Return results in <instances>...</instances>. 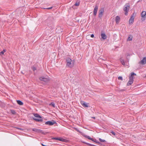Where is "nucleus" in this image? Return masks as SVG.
<instances>
[{
	"instance_id": "nucleus-26",
	"label": "nucleus",
	"mask_w": 146,
	"mask_h": 146,
	"mask_svg": "<svg viewBox=\"0 0 146 146\" xmlns=\"http://www.w3.org/2000/svg\"><path fill=\"white\" fill-rule=\"evenodd\" d=\"M33 70V71H35V70H36V68L35 67H33L32 68Z\"/></svg>"
},
{
	"instance_id": "nucleus-6",
	"label": "nucleus",
	"mask_w": 146,
	"mask_h": 146,
	"mask_svg": "<svg viewBox=\"0 0 146 146\" xmlns=\"http://www.w3.org/2000/svg\"><path fill=\"white\" fill-rule=\"evenodd\" d=\"M56 123V122L53 121H48L46 122L45 123V124L46 125H52Z\"/></svg>"
},
{
	"instance_id": "nucleus-5",
	"label": "nucleus",
	"mask_w": 146,
	"mask_h": 146,
	"mask_svg": "<svg viewBox=\"0 0 146 146\" xmlns=\"http://www.w3.org/2000/svg\"><path fill=\"white\" fill-rule=\"evenodd\" d=\"M39 79L40 80L43 81L45 82H48L49 80V79L48 77L45 78L44 76H42Z\"/></svg>"
},
{
	"instance_id": "nucleus-25",
	"label": "nucleus",
	"mask_w": 146,
	"mask_h": 146,
	"mask_svg": "<svg viewBox=\"0 0 146 146\" xmlns=\"http://www.w3.org/2000/svg\"><path fill=\"white\" fill-rule=\"evenodd\" d=\"M121 62L122 64L124 65H125V63H124L123 60H121Z\"/></svg>"
},
{
	"instance_id": "nucleus-23",
	"label": "nucleus",
	"mask_w": 146,
	"mask_h": 146,
	"mask_svg": "<svg viewBox=\"0 0 146 146\" xmlns=\"http://www.w3.org/2000/svg\"><path fill=\"white\" fill-rule=\"evenodd\" d=\"M118 80H120L122 81L123 80V78L121 76H119L118 77Z\"/></svg>"
},
{
	"instance_id": "nucleus-19",
	"label": "nucleus",
	"mask_w": 146,
	"mask_h": 146,
	"mask_svg": "<svg viewBox=\"0 0 146 146\" xmlns=\"http://www.w3.org/2000/svg\"><path fill=\"white\" fill-rule=\"evenodd\" d=\"M97 11V10H94V14L95 15H96V14Z\"/></svg>"
},
{
	"instance_id": "nucleus-16",
	"label": "nucleus",
	"mask_w": 146,
	"mask_h": 146,
	"mask_svg": "<svg viewBox=\"0 0 146 146\" xmlns=\"http://www.w3.org/2000/svg\"><path fill=\"white\" fill-rule=\"evenodd\" d=\"M65 139L62 138H58V140L60 141H64Z\"/></svg>"
},
{
	"instance_id": "nucleus-4",
	"label": "nucleus",
	"mask_w": 146,
	"mask_h": 146,
	"mask_svg": "<svg viewBox=\"0 0 146 146\" xmlns=\"http://www.w3.org/2000/svg\"><path fill=\"white\" fill-rule=\"evenodd\" d=\"M146 12L145 11H143L141 14V16L142 18L141 19V20L142 21H144L146 17Z\"/></svg>"
},
{
	"instance_id": "nucleus-11",
	"label": "nucleus",
	"mask_w": 146,
	"mask_h": 146,
	"mask_svg": "<svg viewBox=\"0 0 146 146\" xmlns=\"http://www.w3.org/2000/svg\"><path fill=\"white\" fill-rule=\"evenodd\" d=\"M104 10H100V13L99 14V16L100 17H102L103 13H104Z\"/></svg>"
},
{
	"instance_id": "nucleus-15",
	"label": "nucleus",
	"mask_w": 146,
	"mask_h": 146,
	"mask_svg": "<svg viewBox=\"0 0 146 146\" xmlns=\"http://www.w3.org/2000/svg\"><path fill=\"white\" fill-rule=\"evenodd\" d=\"M133 37L131 35H129L128 36V38L127 39V40L131 41Z\"/></svg>"
},
{
	"instance_id": "nucleus-10",
	"label": "nucleus",
	"mask_w": 146,
	"mask_h": 146,
	"mask_svg": "<svg viewBox=\"0 0 146 146\" xmlns=\"http://www.w3.org/2000/svg\"><path fill=\"white\" fill-rule=\"evenodd\" d=\"M120 18L119 16H117L115 18V20L116 23L117 24H118L120 21Z\"/></svg>"
},
{
	"instance_id": "nucleus-14",
	"label": "nucleus",
	"mask_w": 146,
	"mask_h": 146,
	"mask_svg": "<svg viewBox=\"0 0 146 146\" xmlns=\"http://www.w3.org/2000/svg\"><path fill=\"white\" fill-rule=\"evenodd\" d=\"M17 102L18 104L20 105H22L23 104V103L20 100H17Z\"/></svg>"
},
{
	"instance_id": "nucleus-3",
	"label": "nucleus",
	"mask_w": 146,
	"mask_h": 146,
	"mask_svg": "<svg viewBox=\"0 0 146 146\" xmlns=\"http://www.w3.org/2000/svg\"><path fill=\"white\" fill-rule=\"evenodd\" d=\"M67 65L69 67H72L74 66V63L72 60L70 58H68L66 60Z\"/></svg>"
},
{
	"instance_id": "nucleus-17",
	"label": "nucleus",
	"mask_w": 146,
	"mask_h": 146,
	"mask_svg": "<svg viewBox=\"0 0 146 146\" xmlns=\"http://www.w3.org/2000/svg\"><path fill=\"white\" fill-rule=\"evenodd\" d=\"M6 52L5 50H3L2 51L0 52V55H2L4 54V53Z\"/></svg>"
},
{
	"instance_id": "nucleus-1",
	"label": "nucleus",
	"mask_w": 146,
	"mask_h": 146,
	"mask_svg": "<svg viewBox=\"0 0 146 146\" xmlns=\"http://www.w3.org/2000/svg\"><path fill=\"white\" fill-rule=\"evenodd\" d=\"M134 75H136V74L134 73H132L131 75L129 77V80L127 84V86L131 85L133 83V76Z\"/></svg>"
},
{
	"instance_id": "nucleus-2",
	"label": "nucleus",
	"mask_w": 146,
	"mask_h": 146,
	"mask_svg": "<svg viewBox=\"0 0 146 146\" xmlns=\"http://www.w3.org/2000/svg\"><path fill=\"white\" fill-rule=\"evenodd\" d=\"M33 115L35 117H33V119L36 121L39 122L42 121L41 117L38 114L35 113Z\"/></svg>"
},
{
	"instance_id": "nucleus-20",
	"label": "nucleus",
	"mask_w": 146,
	"mask_h": 146,
	"mask_svg": "<svg viewBox=\"0 0 146 146\" xmlns=\"http://www.w3.org/2000/svg\"><path fill=\"white\" fill-rule=\"evenodd\" d=\"M128 10H125V14L126 15H128Z\"/></svg>"
},
{
	"instance_id": "nucleus-29",
	"label": "nucleus",
	"mask_w": 146,
	"mask_h": 146,
	"mask_svg": "<svg viewBox=\"0 0 146 146\" xmlns=\"http://www.w3.org/2000/svg\"><path fill=\"white\" fill-rule=\"evenodd\" d=\"M58 138L56 137H53L52 138V139L55 140H58Z\"/></svg>"
},
{
	"instance_id": "nucleus-12",
	"label": "nucleus",
	"mask_w": 146,
	"mask_h": 146,
	"mask_svg": "<svg viewBox=\"0 0 146 146\" xmlns=\"http://www.w3.org/2000/svg\"><path fill=\"white\" fill-rule=\"evenodd\" d=\"M124 9H128L129 8V4L128 3H127L125 4L124 6Z\"/></svg>"
},
{
	"instance_id": "nucleus-9",
	"label": "nucleus",
	"mask_w": 146,
	"mask_h": 146,
	"mask_svg": "<svg viewBox=\"0 0 146 146\" xmlns=\"http://www.w3.org/2000/svg\"><path fill=\"white\" fill-rule=\"evenodd\" d=\"M81 104L84 107H88V104L86 103L84 101H81L80 102Z\"/></svg>"
},
{
	"instance_id": "nucleus-27",
	"label": "nucleus",
	"mask_w": 146,
	"mask_h": 146,
	"mask_svg": "<svg viewBox=\"0 0 146 146\" xmlns=\"http://www.w3.org/2000/svg\"><path fill=\"white\" fill-rule=\"evenodd\" d=\"M52 8H53V7H49V8H44V9H52Z\"/></svg>"
},
{
	"instance_id": "nucleus-21",
	"label": "nucleus",
	"mask_w": 146,
	"mask_h": 146,
	"mask_svg": "<svg viewBox=\"0 0 146 146\" xmlns=\"http://www.w3.org/2000/svg\"><path fill=\"white\" fill-rule=\"evenodd\" d=\"M50 105L52 106L54 108L55 107V104L53 102H52L50 104Z\"/></svg>"
},
{
	"instance_id": "nucleus-8",
	"label": "nucleus",
	"mask_w": 146,
	"mask_h": 146,
	"mask_svg": "<svg viewBox=\"0 0 146 146\" xmlns=\"http://www.w3.org/2000/svg\"><path fill=\"white\" fill-rule=\"evenodd\" d=\"M139 63L142 64H144L146 63V57L143 58V59L139 62Z\"/></svg>"
},
{
	"instance_id": "nucleus-7",
	"label": "nucleus",
	"mask_w": 146,
	"mask_h": 146,
	"mask_svg": "<svg viewBox=\"0 0 146 146\" xmlns=\"http://www.w3.org/2000/svg\"><path fill=\"white\" fill-rule=\"evenodd\" d=\"M134 13L130 17L129 21V24H132L134 22Z\"/></svg>"
},
{
	"instance_id": "nucleus-22",
	"label": "nucleus",
	"mask_w": 146,
	"mask_h": 146,
	"mask_svg": "<svg viewBox=\"0 0 146 146\" xmlns=\"http://www.w3.org/2000/svg\"><path fill=\"white\" fill-rule=\"evenodd\" d=\"M99 139L100 141L101 142H104L105 141V140L104 139H102L101 138H100Z\"/></svg>"
},
{
	"instance_id": "nucleus-24",
	"label": "nucleus",
	"mask_w": 146,
	"mask_h": 146,
	"mask_svg": "<svg viewBox=\"0 0 146 146\" xmlns=\"http://www.w3.org/2000/svg\"><path fill=\"white\" fill-rule=\"evenodd\" d=\"M87 138H88V139H90L92 141H93V139L92 138H91L90 137H89V136H88L87 137Z\"/></svg>"
},
{
	"instance_id": "nucleus-30",
	"label": "nucleus",
	"mask_w": 146,
	"mask_h": 146,
	"mask_svg": "<svg viewBox=\"0 0 146 146\" xmlns=\"http://www.w3.org/2000/svg\"><path fill=\"white\" fill-rule=\"evenodd\" d=\"M111 133H112V134H113V135H115V133L113 131H111Z\"/></svg>"
},
{
	"instance_id": "nucleus-18",
	"label": "nucleus",
	"mask_w": 146,
	"mask_h": 146,
	"mask_svg": "<svg viewBox=\"0 0 146 146\" xmlns=\"http://www.w3.org/2000/svg\"><path fill=\"white\" fill-rule=\"evenodd\" d=\"M80 4L79 2L77 1L74 5L75 6H78Z\"/></svg>"
},
{
	"instance_id": "nucleus-32",
	"label": "nucleus",
	"mask_w": 146,
	"mask_h": 146,
	"mask_svg": "<svg viewBox=\"0 0 146 146\" xmlns=\"http://www.w3.org/2000/svg\"><path fill=\"white\" fill-rule=\"evenodd\" d=\"M98 8L97 6H96L95 8H94V9H98Z\"/></svg>"
},
{
	"instance_id": "nucleus-13",
	"label": "nucleus",
	"mask_w": 146,
	"mask_h": 146,
	"mask_svg": "<svg viewBox=\"0 0 146 146\" xmlns=\"http://www.w3.org/2000/svg\"><path fill=\"white\" fill-rule=\"evenodd\" d=\"M101 36L102 38L103 39H105L106 38V36L105 34L104 33H102L101 34Z\"/></svg>"
},
{
	"instance_id": "nucleus-28",
	"label": "nucleus",
	"mask_w": 146,
	"mask_h": 146,
	"mask_svg": "<svg viewBox=\"0 0 146 146\" xmlns=\"http://www.w3.org/2000/svg\"><path fill=\"white\" fill-rule=\"evenodd\" d=\"M11 112L13 114H15V111L14 110H11Z\"/></svg>"
},
{
	"instance_id": "nucleus-31",
	"label": "nucleus",
	"mask_w": 146,
	"mask_h": 146,
	"mask_svg": "<svg viewBox=\"0 0 146 146\" xmlns=\"http://www.w3.org/2000/svg\"><path fill=\"white\" fill-rule=\"evenodd\" d=\"M94 36V35L93 34H92L91 35V37L92 38H93Z\"/></svg>"
},
{
	"instance_id": "nucleus-33",
	"label": "nucleus",
	"mask_w": 146,
	"mask_h": 146,
	"mask_svg": "<svg viewBox=\"0 0 146 146\" xmlns=\"http://www.w3.org/2000/svg\"><path fill=\"white\" fill-rule=\"evenodd\" d=\"M92 118L94 119H95V117H92Z\"/></svg>"
}]
</instances>
